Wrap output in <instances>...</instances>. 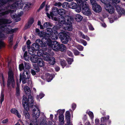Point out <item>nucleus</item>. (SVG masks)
<instances>
[{
  "instance_id": "774afa93",
  "label": "nucleus",
  "mask_w": 125,
  "mask_h": 125,
  "mask_svg": "<svg viewBox=\"0 0 125 125\" xmlns=\"http://www.w3.org/2000/svg\"><path fill=\"white\" fill-rule=\"evenodd\" d=\"M8 119H4L2 121V123L3 124H5L8 122Z\"/></svg>"
},
{
  "instance_id": "a878e982",
  "label": "nucleus",
  "mask_w": 125,
  "mask_h": 125,
  "mask_svg": "<svg viewBox=\"0 0 125 125\" xmlns=\"http://www.w3.org/2000/svg\"><path fill=\"white\" fill-rule=\"evenodd\" d=\"M49 62L50 65H53L55 63V59L54 58L52 57L50 58V59L49 60Z\"/></svg>"
},
{
  "instance_id": "4be33fe9",
  "label": "nucleus",
  "mask_w": 125,
  "mask_h": 125,
  "mask_svg": "<svg viewBox=\"0 0 125 125\" xmlns=\"http://www.w3.org/2000/svg\"><path fill=\"white\" fill-rule=\"evenodd\" d=\"M31 79H22V83L23 84L27 83L28 85L31 83Z\"/></svg>"
},
{
  "instance_id": "ddd939ff",
  "label": "nucleus",
  "mask_w": 125,
  "mask_h": 125,
  "mask_svg": "<svg viewBox=\"0 0 125 125\" xmlns=\"http://www.w3.org/2000/svg\"><path fill=\"white\" fill-rule=\"evenodd\" d=\"M115 5L116 10L120 16L118 17L119 18L120 17L122 14H125V10L124 9L122 8L120 6L117 5V4H115Z\"/></svg>"
},
{
  "instance_id": "f03ea898",
  "label": "nucleus",
  "mask_w": 125,
  "mask_h": 125,
  "mask_svg": "<svg viewBox=\"0 0 125 125\" xmlns=\"http://www.w3.org/2000/svg\"><path fill=\"white\" fill-rule=\"evenodd\" d=\"M1 12L0 13V17L5 15L9 13H10V16L11 18L13 19H14L16 22H18L21 20V18H20V16L19 15H17L16 14L12 15V14L14 12V11L13 10H10Z\"/></svg>"
},
{
  "instance_id": "9b49d317",
  "label": "nucleus",
  "mask_w": 125,
  "mask_h": 125,
  "mask_svg": "<svg viewBox=\"0 0 125 125\" xmlns=\"http://www.w3.org/2000/svg\"><path fill=\"white\" fill-rule=\"evenodd\" d=\"M36 108L37 109V111L36 109L34 108L32 110L33 114V117L35 118L36 119H37L39 117L40 115V112L39 109L36 106L34 105Z\"/></svg>"
},
{
  "instance_id": "423d86ee",
  "label": "nucleus",
  "mask_w": 125,
  "mask_h": 125,
  "mask_svg": "<svg viewBox=\"0 0 125 125\" xmlns=\"http://www.w3.org/2000/svg\"><path fill=\"white\" fill-rule=\"evenodd\" d=\"M59 35V38L62 43L65 44L67 43L69 41V37L65 31H63L60 32Z\"/></svg>"
},
{
  "instance_id": "49530a36",
  "label": "nucleus",
  "mask_w": 125,
  "mask_h": 125,
  "mask_svg": "<svg viewBox=\"0 0 125 125\" xmlns=\"http://www.w3.org/2000/svg\"><path fill=\"white\" fill-rule=\"evenodd\" d=\"M19 68L20 71H21L22 70L24 69V66L23 63L19 65Z\"/></svg>"
},
{
  "instance_id": "a18cd8bd",
  "label": "nucleus",
  "mask_w": 125,
  "mask_h": 125,
  "mask_svg": "<svg viewBox=\"0 0 125 125\" xmlns=\"http://www.w3.org/2000/svg\"><path fill=\"white\" fill-rule=\"evenodd\" d=\"M31 5V4L30 3L26 4V5L25 6L24 9L26 10H28V9L30 7Z\"/></svg>"
},
{
  "instance_id": "20e7f679",
  "label": "nucleus",
  "mask_w": 125,
  "mask_h": 125,
  "mask_svg": "<svg viewBox=\"0 0 125 125\" xmlns=\"http://www.w3.org/2000/svg\"><path fill=\"white\" fill-rule=\"evenodd\" d=\"M66 11L63 9H58V14L61 16L58 19L59 24L66 23L65 20L64 16L66 15Z\"/></svg>"
},
{
  "instance_id": "39448f33",
  "label": "nucleus",
  "mask_w": 125,
  "mask_h": 125,
  "mask_svg": "<svg viewBox=\"0 0 125 125\" xmlns=\"http://www.w3.org/2000/svg\"><path fill=\"white\" fill-rule=\"evenodd\" d=\"M87 2H84L81 5L82 9V12L84 15L86 16L90 15L91 14Z\"/></svg>"
},
{
  "instance_id": "603ef678",
  "label": "nucleus",
  "mask_w": 125,
  "mask_h": 125,
  "mask_svg": "<svg viewBox=\"0 0 125 125\" xmlns=\"http://www.w3.org/2000/svg\"><path fill=\"white\" fill-rule=\"evenodd\" d=\"M79 34L80 36L83 39H85L86 38V36L83 33L80 31L79 32Z\"/></svg>"
},
{
  "instance_id": "393cba45",
  "label": "nucleus",
  "mask_w": 125,
  "mask_h": 125,
  "mask_svg": "<svg viewBox=\"0 0 125 125\" xmlns=\"http://www.w3.org/2000/svg\"><path fill=\"white\" fill-rule=\"evenodd\" d=\"M59 49V50L62 52H63L65 51L66 49V47L65 45L63 44H60Z\"/></svg>"
},
{
  "instance_id": "aec40b11",
  "label": "nucleus",
  "mask_w": 125,
  "mask_h": 125,
  "mask_svg": "<svg viewBox=\"0 0 125 125\" xmlns=\"http://www.w3.org/2000/svg\"><path fill=\"white\" fill-rule=\"evenodd\" d=\"M61 26H64V25H65L66 26H65L66 28L69 31H71L72 30V26L71 24H69L67 23L66 22V23L63 24H61Z\"/></svg>"
},
{
  "instance_id": "37998d69",
  "label": "nucleus",
  "mask_w": 125,
  "mask_h": 125,
  "mask_svg": "<svg viewBox=\"0 0 125 125\" xmlns=\"http://www.w3.org/2000/svg\"><path fill=\"white\" fill-rule=\"evenodd\" d=\"M73 52L74 55L75 56L79 55L80 53V52L78 51L77 50L73 49Z\"/></svg>"
},
{
  "instance_id": "f3484780",
  "label": "nucleus",
  "mask_w": 125,
  "mask_h": 125,
  "mask_svg": "<svg viewBox=\"0 0 125 125\" xmlns=\"http://www.w3.org/2000/svg\"><path fill=\"white\" fill-rule=\"evenodd\" d=\"M94 11L96 12H99L101 10L102 8L100 6L97 4L92 7Z\"/></svg>"
},
{
  "instance_id": "5701e85b",
  "label": "nucleus",
  "mask_w": 125,
  "mask_h": 125,
  "mask_svg": "<svg viewBox=\"0 0 125 125\" xmlns=\"http://www.w3.org/2000/svg\"><path fill=\"white\" fill-rule=\"evenodd\" d=\"M38 65L42 67L44 65V63L43 60L41 58H40L38 61Z\"/></svg>"
},
{
  "instance_id": "bf43d9fd",
  "label": "nucleus",
  "mask_w": 125,
  "mask_h": 125,
  "mask_svg": "<svg viewBox=\"0 0 125 125\" xmlns=\"http://www.w3.org/2000/svg\"><path fill=\"white\" fill-rule=\"evenodd\" d=\"M45 2H42L41 5L39 9V10H41L42 9L45 5Z\"/></svg>"
},
{
  "instance_id": "338daca9",
  "label": "nucleus",
  "mask_w": 125,
  "mask_h": 125,
  "mask_svg": "<svg viewBox=\"0 0 125 125\" xmlns=\"http://www.w3.org/2000/svg\"><path fill=\"white\" fill-rule=\"evenodd\" d=\"M31 25L30 24H29L28 23L27 24H26L25 26V28L26 29H27L29 28L31 26Z\"/></svg>"
},
{
  "instance_id": "79ce46f5",
  "label": "nucleus",
  "mask_w": 125,
  "mask_h": 125,
  "mask_svg": "<svg viewBox=\"0 0 125 125\" xmlns=\"http://www.w3.org/2000/svg\"><path fill=\"white\" fill-rule=\"evenodd\" d=\"M91 4L92 5V7L93 6L96 5L97 4L96 1L98 0H90Z\"/></svg>"
},
{
  "instance_id": "f704fd0d",
  "label": "nucleus",
  "mask_w": 125,
  "mask_h": 125,
  "mask_svg": "<svg viewBox=\"0 0 125 125\" xmlns=\"http://www.w3.org/2000/svg\"><path fill=\"white\" fill-rule=\"evenodd\" d=\"M58 37L55 34L52 35L51 36H50L49 39L51 40V39L53 40H55L58 39Z\"/></svg>"
},
{
  "instance_id": "c756f323",
  "label": "nucleus",
  "mask_w": 125,
  "mask_h": 125,
  "mask_svg": "<svg viewBox=\"0 0 125 125\" xmlns=\"http://www.w3.org/2000/svg\"><path fill=\"white\" fill-rule=\"evenodd\" d=\"M0 98V102L1 104V105L2 104V102L4 101V92L3 91H1V94Z\"/></svg>"
},
{
  "instance_id": "e2e57ef3",
  "label": "nucleus",
  "mask_w": 125,
  "mask_h": 125,
  "mask_svg": "<svg viewBox=\"0 0 125 125\" xmlns=\"http://www.w3.org/2000/svg\"><path fill=\"white\" fill-rule=\"evenodd\" d=\"M67 53L68 55L70 56H72L73 55L72 53L70 51H67Z\"/></svg>"
},
{
  "instance_id": "c85d7f7f",
  "label": "nucleus",
  "mask_w": 125,
  "mask_h": 125,
  "mask_svg": "<svg viewBox=\"0 0 125 125\" xmlns=\"http://www.w3.org/2000/svg\"><path fill=\"white\" fill-rule=\"evenodd\" d=\"M8 78H14V74L12 71L10 70L8 72Z\"/></svg>"
},
{
  "instance_id": "bb28decb",
  "label": "nucleus",
  "mask_w": 125,
  "mask_h": 125,
  "mask_svg": "<svg viewBox=\"0 0 125 125\" xmlns=\"http://www.w3.org/2000/svg\"><path fill=\"white\" fill-rule=\"evenodd\" d=\"M60 63L62 67L63 68H64L65 66L67 65V63L66 61L64 60L60 59Z\"/></svg>"
},
{
  "instance_id": "4c0bfd02",
  "label": "nucleus",
  "mask_w": 125,
  "mask_h": 125,
  "mask_svg": "<svg viewBox=\"0 0 125 125\" xmlns=\"http://www.w3.org/2000/svg\"><path fill=\"white\" fill-rule=\"evenodd\" d=\"M59 121L61 122H64V116L59 115L58 117Z\"/></svg>"
},
{
  "instance_id": "de8ad7c7",
  "label": "nucleus",
  "mask_w": 125,
  "mask_h": 125,
  "mask_svg": "<svg viewBox=\"0 0 125 125\" xmlns=\"http://www.w3.org/2000/svg\"><path fill=\"white\" fill-rule=\"evenodd\" d=\"M67 61L68 63L70 65L72 64V62H73V59H72L69 58L67 60Z\"/></svg>"
},
{
  "instance_id": "f8f14e48",
  "label": "nucleus",
  "mask_w": 125,
  "mask_h": 125,
  "mask_svg": "<svg viewBox=\"0 0 125 125\" xmlns=\"http://www.w3.org/2000/svg\"><path fill=\"white\" fill-rule=\"evenodd\" d=\"M15 84L14 79H8L7 84V87L8 88H10V85L13 88H14Z\"/></svg>"
},
{
  "instance_id": "9d476101",
  "label": "nucleus",
  "mask_w": 125,
  "mask_h": 125,
  "mask_svg": "<svg viewBox=\"0 0 125 125\" xmlns=\"http://www.w3.org/2000/svg\"><path fill=\"white\" fill-rule=\"evenodd\" d=\"M53 31L52 29L51 28H48L46 29L45 32V36L44 37L47 39L45 41L48 42V40H50L49 39L50 36H51L53 33Z\"/></svg>"
},
{
  "instance_id": "7ed1b4c3",
  "label": "nucleus",
  "mask_w": 125,
  "mask_h": 125,
  "mask_svg": "<svg viewBox=\"0 0 125 125\" xmlns=\"http://www.w3.org/2000/svg\"><path fill=\"white\" fill-rule=\"evenodd\" d=\"M47 45L48 47L50 48V50L52 49L53 50L55 51H58L59 49L60 44L57 42L54 41H52L51 40H48Z\"/></svg>"
},
{
  "instance_id": "864d4df0",
  "label": "nucleus",
  "mask_w": 125,
  "mask_h": 125,
  "mask_svg": "<svg viewBox=\"0 0 125 125\" xmlns=\"http://www.w3.org/2000/svg\"><path fill=\"white\" fill-rule=\"evenodd\" d=\"M24 65L25 68L27 69H28L30 68V66H29L28 63H24Z\"/></svg>"
},
{
  "instance_id": "052dcab7",
  "label": "nucleus",
  "mask_w": 125,
  "mask_h": 125,
  "mask_svg": "<svg viewBox=\"0 0 125 125\" xmlns=\"http://www.w3.org/2000/svg\"><path fill=\"white\" fill-rule=\"evenodd\" d=\"M0 1H1L2 2L4 3L5 4H7L6 3L9 1H12L13 0H0Z\"/></svg>"
},
{
  "instance_id": "0e129e2a",
  "label": "nucleus",
  "mask_w": 125,
  "mask_h": 125,
  "mask_svg": "<svg viewBox=\"0 0 125 125\" xmlns=\"http://www.w3.org/2000/svg\"><path fill=\"white\" fill-rule=\"evenodd\" d=\"M76 106V104H73L72 105V108L73 110H74L75 109Z\"/></svg>"
},
{
  "instance_id": "7c9ffc66",
  "label": "nucleus",
  "mask_w": 125,
  "mask_h": 125,
  "mask_svg": "<svg viewBox=\"0 0 125 125\" xmlns=\"http://www.w3.org/2000/svg\"><path fill=\"white\" fill-rule=\"evenodd\" d=\"M83 19V17L80 15L77 14L76 15V17L75 19L76 21H81Z\"/></svg>"
},
{
  "instance_id": "2eb2a0df",
  "label": "nucleus",
  "mask_w": 125,
  "mask_h": 125,
  "mask_svg": "<svg viewBox=\"0 0 125 125\" xmlns=\"http://www.w3.org/2000/svg\"><path fill=\"white\" fill-rule=\"evenodd\" d=\"M70 7L73 9H76V11L78 12L80 11L81 10V8H79V9L77 8L78 5L76 3L72 2H71L70 5Z\"/></svg>"
},
{
  "instance_id": "4d7b16f0",
  "label": "nucleus",
  "mask_w": 125,
  "mask_h": 125,
  "mask_svg": "<svg viewBox=\"0 0 125 125\" xmlns=\"http://www.w3.org/2000/svg\"><path fill=\"white\" fill-rule=\"evenodd\" d=\"M34 69L36 70V72H38L39 71L40 69L39 67L38 66H34Z\"/></svg>"
},
{
  "instance_id": "473e14b6",
  "label": "nucleus",
  "mask_w": 125,
  "mask_h": 125,
  "mask_svg": "<svg viewBox=\"0 0 125 125\" xmlns=\"http://www.w3.org/2000/svg\"><path fill=\"white\" fill-rule=\"evenodd\" d=\"M109 118V115L107 116V118L105 117H102L101 119V121L102 122H104L107 120H108Z\"/></svg>"
},
{
  "instance_id": "680f3d73",
  "label": "nucleus",
  "mask_w": 125,
  "mask_h": 125,
  "mask_svg": "<svg viewBox=\"0 0 125 125\" xmlns=\"http://www.w3.org/2000/svg\"><path fill=\"white\" fill-rule=\"evenodd\" d=\"M67 2H64L63 3L62 5V8H65L67 7Z\"/></svg>"
},
{
  "instance_id": "c03bdc74",
  "label": "nucleus",
  "mask_w": 125,
  "mask_h": 125,
  "mask_svg": "<svg viewBox=\"0 0 125 125\" xmlns=\"http://www.w3.org/2000/svg\"><path fill=\"white\" fill-rule=\"evenodd\" d=\"M77 48L80 51H82L83 49V47L80 45H78L77 46Z\"/></svg>"
},
{
  "instance_id": "a19ab883",
  "label": "nucleus",
  "mask_w": 125,
  "mask_h": 125,
  "mask_svg": "<svg viewBox=\"0 0 125 125\" xmlns=\"http://www.w3.org/2000/svg\"><path fill=\"white\" fill-rule=\"evenodd\" d=\"M65 119L67 121V123L68 124H70L71 122V116H65Z\"/></svg>"
},
{
  "instance_id": "3c124183",
  "label": "nucleus",
  "mask_w": 125,
  "mask_h": 125,
  "mask_svg": "<svg viewBox=\"0 0 125 125\" xmlns=\"http://www.w3.org/2000/svg\"><path fill=\"white\" fill-rule=\"evenodd\" d=\"M88 114L89 116L92 118H94V115L93 114L92 112L90 111L88 113Z\"/></svg>"
},
{
  "instance_id": "8fccbe9b",
  "label": "nucleus",
  "mask_w": 125,
  "mask_h": 125,
  "mask_svg": "<svg viewBox=\"0 0 125 125\" xmlns=\"http://www.w3.org/2000/svg\"><path fill=\"white\" fill-rule=\"evenodd\" d=\"M34 21V19L33 18H31L30 19L28 22V23L29 24L31 25L33 23Z\"/></svg>"
},
{
  "instance_id": "a211bd4d",
  "label": "nucleus",
  "mask_w": 125,
  "mask_h": 125,
  "mask_svg": "<svg viewBox=\"0 0 125 125\" xmlns=\"http://www.w3.org/2000/svg\"><path fill=\"white\" fill-rule=\"evenodd\" d=\"M110 5H108L109 6H107L105 10L110 13L112 14L114 12L115 10L113 7Z\"/></svg>"
},
{
  "instance_id": "4468645a",
  "label": "nucleus",
  "mask_w": 125,
  "mask_h": 125,
  "mask_svg": "<svg viewBox=\"0 0 125 125\" xmlns=\"http://www.w3.org/2000/svg\"><path fill=\"white\" fill-rule=\"evenodd\" d=\"M58 8L56 7L52 8V11L50 13V15L52 17H53L54 16H56L58 14Z\"/></svg>"
},
{
  "instance_id": "dca6fc26",
  "label": "nucleus",
  "mask_w": 125,
  "mask_h": 125,
  "mask_svg": "<svg viewBox=\"0 0 125 125\" xmlns=\"http://www.w3.org/2000/svg\"><path fill=\"white\" fill-rule=\"evenodd\" d=\"M38 56L36 55H31L30 57V60L33 62L36 63L38 62L39 59Z\"/></svg>"
},
{
  "instance_id": "1a4fd4ad",
  "label": "nucleus",
  "mask_w": 125,
  "mask_h": 125,
  "mask_svg": "<svg viewBox=\"0 0 125 125\" xmlns=\"http://www.w3.org/2000/svg\"><path fill=\"white\" fill-rule=\"evenodd\" d=\"M2 1V0H0V12L9 10V8L10 7L9 6V5L7 4H5L4 3L1 2Z\"/></svg>"
},
{
  "instance_id": "e433bc0d",
  "label": "nucleus",
  "mask_w": 125,
  "mask_h": 125,
  "mask_svg": "<svg viewBox=\"0 0 125 125\" xmlns=\"http://www.w3.org/2000/svg\"><path fill=\"white\" fill-rule=\"evenodd\" d=\"M65 111V109H59L57 111V112H59V115H64L63 114Z\"/></svg>"
},
{
  "instance_id": "6ab92c4d",
  "label": "nucleus",
  "mask_w": 125,
  "mask_h": 125,
  "mask_svg": "<svg viewBox=\"0 0 125 125\" xmlns=\"http://www.w3.org/2000/svg\"><path fill=\"white\" fill-rule=\"evenodd\" d=\"M11 112L16 115L19 118L21 117V115L19 113L18 111L15 108H12L10 110Z\"/></svg>"
},
{
  "instance_id": "f257e3e1",
  "label": "nucleus",
  "mask_w": 125,
  "mask_h": 125,
  "mask_svg": "<svg viewBox=\"0 0 125 125\" xmlns=\"http://www.w3.org/2000/svg\"><path fill=\"white\" fill-rule=\"evenodd\" d=\"M24 89L27 96L24 95L23 96L22 102L23 107L25 110L23 113L25 118L28 119L30 118V115L28 111L29 108H31L33 106L34 97L31 95V90L28 86L24 87Z\"/></svg>"
},
{
  "instance_id": "6e6552de",
  "label": "nucleus",
  "mask_w": 125,
  "mask_h": 125,
  "mask_svg": "<svg viewBox=\"0 0 125 125\" xmlns=\"http://www.w3.org/2000/svg\"><path fill=\"white\" fill-rule=\"evenodd\" d=\"M23 5V4L22 3V1L21 0H17L15 2L11 4L10 6L9 5L10 7L9 8V10H10L9 9L15 8L17 7L20 8H22Z\"/></svg>"
},
{
  "instance_id": "c9c22d12",
  "label": "nucleus",
  "mask_w": 125,
  "mask_h": 125,
  "mask_svg": "<svg viewBox=\"0 0 125 125\" xmlns=\"http://www.w3.org/2000/svg\"><path fill=\"white\" fill-rule=\"evenodd\" d=\"M16 95L17 96H19L20 95V88H15Z\"/></svg>"
},
{
  "instance_id": "2f4dec72",
  "label": "nucleus",
  "mask_w": 125,
  "mask_h": 125,
  "mask_svg": "<svg viewBox=\"0 0 125 125\" xmlns=\"http://www.w3.org/2000/svg\"><path fill=\"white\" fill-rule=\"evenodd\" d=\"M26 74L27 75V77L26 78V76L25 75L24 73L23 72L22 75V78L21 77V73L20 74V78H30V76L29 75V74L27 72H26Z\"/></svg>"
},
{
  "instance_id": "72a5a7b5",
  "label": "nucleus",
  "mask_w": 125,
  "mask_h": 125,
  "mask_svg": "<svg viewBox=\"0 0 125 125\" xmlns=\"http://www.w3.org/2000/svg\"><path fill=\"white\" fill-rule=\"evenodd\" d=\"M36 52V51H34V50H33L31 48V47L30 48L28 52L31 55H34Z\"/></svg>"
},
{
  "instance_id": "cd10ccee",
  "label": "nucleus",
  "mask_w": 125,
  "mask_h": 125,
  "mask_svg": "<svg viewBox=\"0 0 125 125\" xmlns=\"http://www.w3.org/2000/svg\"><path fill=\"white\" fill-rule=\"evenodd\" d=\"M100 0L102 3L107 6L110 5L111 0Z\"/></svg>"
},
{
  "instance_id": "b1692460",
  "label": "nucleus",
  "mask_w": 125,
  "mask_h": 125,
  "mask_svg": "<svg viewBox=\"0 0 125 125\" xmlns=\"http://www.w3.org/2000/svg\"><path fill=\"white\" fill-rule=\"evenodd\" d=\"M13 35H12L9 38V45L10 47H11L13 44Z\"/></svg>"
},
{
  "instance_id": "412c9836",
  "label": "nucleus",
  "mask_w": 125,
  "mask_h": 125,
  "mask_svg": "<svg viewBox=\"0 0 125 125\" xmlns=\"http://www.w3.org/2000/svg\"><path fill=\"white\" fill-rule=\"evenodd\" d=\"M39 46H41L37 44L36 43H34L32 44L31 48L33 50L36 51L39 50Z\"/></svg>"
},
{
  "instance_id": "ea45409f",
  "label": "nucleus",
  "mask_w": 125,
  "mask_h": 125,
  "mask_svg": "<svg viewBox=\"0 0 125 125\" xmlns=\"http://www.w3.org/2000/svg\"><path fill=\"white\" fill-rule=\"evenodd\" d=\"M49 26H51V24L49 22H46L43 24V27L44 28H46Z\"/></svg>"
},
{
  "instance_id": "13d9d810",
  "label": "nucleus",
  "mask_w": 125,
  "mask_h": 125,
  "mask_svg": "<svg viewBox=\"0 0 125 125\" xmlns=\"http://www.w3.org/2000/svg\"><path fill=\"white\" fill-rule=\"evenodd\" d=\"M50 57H49L48 56L46 55H45L44 56V59L45 60L48 61L49 59H50Z\"/></svg>"
},
{
  "instance_id": "09e8293b",
  "label": "nucleus",
  "mask_w": 125,
  "mask_h": 125,
  "mask_svg": "<svg viewBox=\"0 0 125 125\" xmlns=\"http://www.w3.org/2000/svg\"><path fill=\"white\" fill-rule=\"evenodd\" d=\"M44 94L43 93H41L39 94V95H37V98H39L40 99H41L44 96Z\"/></svg>"
},
{
  "instance_id": "58836bf2",
  "label": "nucleus",
  "mask_w": 125,
  "mask_h": 125,
  "mask_svg": "<svg viewBox=\"0 0 125 125\" xmlns=\"http://www.w3.org/2000/svg\"><path fill=\"white\" fill-rule=\"evenodd\" d=\"M38 35L40 37H43V38L45 36V33L42 31H41L39 32Z\"/></svg>"
},
{
  "instance_id": "5fc2aeb1",
  "label": "nucleus",
  "mask_w": 125,
  "mask_h": 125,
  "mask_svg": "<svg viewBox=\"0 0 125 125\" xmlns=\"http://www.w3.org/2000/svg\"><path fill=\"white\" fill-rule=\"evenodd\" d=\"M42 51L41 50H39L37 52L38 55V56H42Z\"/></svg>"
},
{
  "instance_id": "69168bd1",
  "label": "nucleus",
  "mask_w": 125,
  "mask_h": 125,
  "mask_svg": "<svg viewBox=\"0 0 125 125\" xmlns=\"http://www.w3.org/2000/svg\"><path fill=\"white\" fill-rule=\"evenodd\" d=\"M65 116H71V114L70 112L69 111H67L65 113Z\"/></svg>"
},
{
  "instance_id": "0eeeda50",
  "label": "nucleus",
  "mask_w": 125,
  "mask_h": 125,
  "mask_svg": "<svg viewBox=\"0 0 125 125\" xmlns=\"http://www.w3.org/2000/svg\"><path fill=\"white\" fill-rule=\"evenodd\" d=\"M47 39L44 37L42 38L41 40L40 39H38L36 41V43L37 44L42 47H44L47 45L48 42L45 41Z\"/></svg>"
},
{
  "instance_id": "6e6d98bb",
  "label": "nucleus",
  "mask_w": 125,
  "mask_h": 125,
  "mask_svg": "<svg viewBox=\"0 0 125 125\" xmlns=\"http://www.w3.org/2000/svg\"><path fill=\"white\" fill-rule=\"evenodd\" d=\"M80 41L81 43L83 44L84 46H85L87 44V42L85 40H81Z\"/></svg>"
}]
</instances>
